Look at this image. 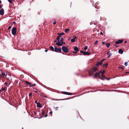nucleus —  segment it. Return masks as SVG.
I'll use <instances>...</instances> for the list:
<instances>
[{
  "instance_id": "obj_1",
  "label": "nucleus",
  "mask_w": 129,
  "mask_h": 129,
  "mask_svg": "<svg viewBox=\"0 0 129 129\" xmlns=\"http://www.w3.org/2000/svg\"><path fill=\"white\" fill-rule=\"evenodd\" d=\"M62 51L65 53H67L68 52V48L66 46H63L62 47Z\"/></svg>"
},
{
  "instance_id": "obj_2",
  "label": "nucleus",
  "mask_w": 129,
  "mask_h": 129,
  "mask_svg": "<svg viewBox=\"0 0 129 129\" xmlns=\"http://www.w3.org/2000/svg\"><path fill=\"white\" fill-rule=\"evenodd\" d=\"M54 51L58 53H61L62 51L60 48H57L55 47L54 48Z\"/></svg>"
},
{
  "instance_id": "obj_3",
  "label": "nucleus",
  "mask_w": 129,
  "mask_h": 129,
  "mask_svg": "<svg viewBox=\"0 0 129 129\" xmlns=\"http://www.w3.org/2000/svg\"><path fill=\"white\" fill-rule=\"evenodd\" d=\"M66 43L64 42H61V43H60V42L59 41H58V42L56 43V44L58 46H61L63 44H65Z\"/></svg>"
},
{
  "instance_id": "obj_4",
  "label": "nucleus",
  "mask_w": 129,
  "mask_h": 129,
  "mask_svg": "<svg viewBox=\"0 0 129 129\" xmlns=\"http://www.w3.org/2000/svg\"><path fill=\"white\" fill-rule=\"evenodd\" d=\"M57 34L58 36H57V38H56V39L57 40H58V41H59V40L60 39V38L61 37V36L62 35H64V33L63 32H62L61 33H57Z\"/></svg>"
},
{
  "instance_id": "obj_5",
  "label": "nucleus",
  "mask_w": 129,
  "mask_h": 129,
  "mask_svg": "<svg viewBox=\"0 0 129 129\" xmlns=\"http://www.w3.org/2000/svg\"><path fill=\"white\" fill-rule=\"evenodd\" d=\"M17 28L16 27H14L12 29V33L13 35H15L16 34V33Z\"/></svg>"
},
{
  "instance_id": "obj_6",
  "label": "nucleus",
  "mask_w": 129,
  "mask_h": 129,
  "mask_svg": "<svg viewBox=\"0 0 129 129\" xmlns=\"http://www.w3.org/2000/svg\"><path fill=\"white\" fill-rule=\"evenodd\" d=\"M94 72V71L93 70V68H92L91 69L90 71H89V76H90L92 75L93 73Z\"/></svg>"
},
{
  "instance_id": "obj_7",
  "label": "nucleus",
  "mask_w": 129,
  "mask_h": 129,
  "mask_svg": "<svg viewBox=\"0 0 129 129\" xmlns=\"http://www.w3.org/2000/svg\"><path fill=\"white\" fill-rule=\"evenodd\" d=\"M123 42L122 40H121L120 39L118 40L117 41H115V43L116 44H119L120 43H121Z\"/></svg>"
},
{
  "instance_id": "obj_8",
  "label": "nucleus",
  "mask_w": 129,
  "mask_h": 129,
  "mask_svg": "<svg viewBox=\"0 0 129 129\" xmlns=\"http://www.w3.org/2000/svg\"><path fill=\"white\" fill-rule=\"evenodd\" d=\"M90 53L88 52H84L83 51V54L84 55H88L90 54Z\"/></svg>"
},
{
  "instance_id": "obj_9",
  "label": "nucleus",
  "mask_w": 129,
  "mask_h": 129,
  "mask_svg": "<svg viewBox=\"0 0 129 129\" xmlns=\"http://www.w3.org/2000/svg\"><path fill=\"white\" fill-rule=\"evenodd\" d=\"M62 93L64 94H66L68 95H71L72 94V93H69L68 92H65V91H62Z\"/></svg>"
},
{
  "instance_id": "obj_10",
  "label": "nucleus",
  "mask_w": 129,
  "mask_h": 129,
  "mask_svg": "<svg viewBox=\"0 0 129 129\" xmlns=\"http://www.w3.org/2000/svg\"><path fill=\"white\" fill-rule=\"evenodd\" d=\"M4 11L3 8L1 9L0 10V14L1 15H3L4 14Z\"/></svg>"
},
{
  "instance_id": "obj_11",
  "label": "nucleus",
  "mask_w": 129,
  "mask_h": 129,
  "mask_svg": "<svg viewBox=\"0 0 129 129\" xmlns=\"http://www.w3.org/2000/svg\"><path fill=\"white\" fill-rule=\"evenodd\" d=\"M24 82L25 84L27 86H28L29 85V86L31 85L32 84L31 83L27 81H25Z\"/></svg>"
},
{
  "instance_id": "obj_12",
  "label": "nucleus",
  "mask_w": 129,
  "mask_h": 129,
  "mask_svg": "<svg viewBox=\"0 0 129 129\" xmlns=\"http://www.w3.org/2000/svg\"><path fill=\"white\" fill-rule=\"evenodd\" d=\"M103 64V62H101V61H100L99 62H97V63L96 64L95 66L98 67L99 65H101Z\"/></svg>"
},
{
  "instance_id": "obj_13",
  "label": "nucleus",
  "mask_w": 129,
  "mask_h": 129,
  "mask_svg": "<svg viewBox=\"0 0 129 129\" xmlns=\"http://www.w3.org/2000/svg\"><path fill=\"white\" fill-rule=\"evenodd\" d=\"M100 74L98 73H96L94 75V77L95 78H96L97 76H99V78L100 77Z\"/></svg>"
},
{
  "instance_id": "obj_14",
  "label": "nucleus",
  "mask_w": 129,
  "mask_h": 129,
  "mask_svg": "<svg viewBox=\"0 0 129 129\" xmlns=\"http://www.w3.org/2000/svg\"><path fill=\"white\" fill-rule=\"evenodd\" d=\"M74 49L75 51H79V49L78 48L77 46L74 47Z\"/></svg>"
},
{
  "instance_id": "obj_15",
  "label": "nucleus",
  "mask_w": 129,
  "mask_h": 129,
  "mask_svg": "<svg viewBox=\"0 0 129 129\" xmlns=\"http://www.w3.org/2000/svg\"><path fill=\"white\" fill-rule=\"evenodd\" d=\"M107 54L108 55V58L110 57V56L112 55L111 53L110 52V51H108L107 53Z\"/></svg>"
},
{
  "instance_id": "obj_16",
  "label": "nucleus",
  "mask_w": 129,
  "mask_h": 129,
  "mask_svg": "<svg viewBox=\"0 0 129 129\" xmlns=\"http://www.w3.org/2000/svg\"><path fill=\"white\" fill-rule=\"evenodd\" d=\"M50 48L51 50L52 51H54V48L52 46H51L50 47Z\"/></svg>"
},
{
  "instance_id": "obj_17",
  "label": "nucleus",
  "mask_w": 129,
  "mask_h": 129,
  "mask_svg": "<svg viewBox=\"0 0 129 129\" xmlns=\"http://www.w3.org/2000/svg\"><path fill=\"white\" fill-rule=\"evenodd\" d=\"M118 52L121 54H122L123 53V51L122 49H119V50Z\"/></svg>"
},
{
  "instance_id": "obj_18",
  "label": "nucleus",
  "mask_w": 129,
  "mask_h": 129,
  "mask_svg": "<svg viewBox=\"0 0 129 129\" xmlns=\"http://www.w3.org/2000/svg\"><path fill=\"white\" fill-rule=\"evenodd\" d=\"M93 70L95 72L98 71V69L96 67H94L93 68Z\"/></svg>"
},
{
  "instance_id": "obj_19",
  "label": "nucleus",
  "mask_w": 129,
  "mask_h": 129,
  "mask_svg": "<svg viewBox=\"0 0 129 129\" xmlns=\"http://www.w3.org/2000/svg\"><path fill=\"white\" fill-rule=\"evenodd\" d=\"M42 106L39 103H38L37 104V106L38 107H40Z\"/></svg>"
},
{
  "instance_id": "obj_20",
  "label": "nucleus",
  "mask_w": 129,
  "mask_h": 129,
  "mask_svg": "<svg viewBox=\"0 0 129 129\" xmlns=\"http://www.w3.org/2000/svg\"><path fill=\"white\" fill-rule=\"evenodd\" d=\"M2 78L4 77L5 76H6V75L5 73H3L2 72Z\"/></svg>"
},
{
  "instance_id": "obj_21",
  "label": "nucleus",
  "mask_w": 129,
  "mask_h": 129,
  "mask_svg": "<svg viewBox=\"0 0 129 129\" xmlns=\"http://www.w3.org/2000/svg\"><path fill=\"white\" fill-rule=\"evenodd\" d=\"M108 64V63H105V64H103L102 65V66H103V67L105 66L106 67H107Z\"/></svg>"
},
{
  "instance_id": "obj_22",
  "label": "nucleus",
  "mask_w": 129,
  "mask_h": 129,
  "mask_svg": "<svg viewBox=\"0 0 129 129\" xmlns=\"http://www.w3.org/2000/svg\"><path fill=\"white\" fill-rule=\"evenodd\" d=\"M75 38H73L71 40V41L72 42H75Z\"/></svg>"
},
{
  "instance_id": "obj_23",
  "label": "nucleus",
  "mask_w": 129,
  "mask_h": 129,
  "mask_svg": "<svg viewBox=\"0 0 129 129\" xmlns=\"http://www.w3.org/2000/svg\"><path fill=\"white\" fill-rule=\"evenodd\" d=\"M106 45L107 47L108 48L109 47V46H110V43H106Z\"/></svg>"
},
{
  "instance_id": "obj_24",
  "label": "nucleus",
  "mask_w": 129,
  "mask_h": 129,
  "mask_svg": "<svg viewBox=\"0 0 129 129\" xmlns=\"http://www.w3.org/2000/svg\"><path fill=\"white\" fill-rule=\"evenodd\" d=\"M63 41H64V39H63V38L62 37V38H61V39L59 41H60V42H63Z\"/></svg>"
},
{
  "instance_id": "obj_25",
  "label": "nucleus",
  "mask_w": 129,
  "mask_h": 129,
  "mask_svg": "<svg viewBox=\"0 0 129 129\" xmlns=\"http://www.w3.org/2000/svg\"><path fill=\"white\" fill-rule=\"evenodd\" d=\"M65 32L67 33L68 31H69V28L66 29H65Z\"/></svg>"
},
{
  "instance_id": "obj_26",
  "label": "nucleus",
  "mask_w": 129,
  "mask_h": 129,
  "mask_svg": "<svg viewBox=\"0 0 129 129\" xmlns=\"http://www.w3.org/2000/svg\"><path fill=\"white\" fill-rule=\"evenodd\" d=\"M8 0V2L10 3H11V4H12V1H14V0Z\"/></svg>"
},
{
  "instance_id": "obj_27",
  "label": "nucleus",
  "mask_w": 129,
  "mask_h": 129,
  "mask_svg": "<svg viewBox=\"0 0 129 129\" xmlns=\"http://www.w3.org/2000/svg\"><path fill=\"white\" fill-rule=\"evenodd\" d=\"M87 48H88V46H86L84 48V49L85 50H86L87 49Z\"/></svg>"
},
{
  "instance_id": "obj_28",
  "label": "nucleus",
  "mask_w": 129,
  "mask_h": 129,
  "mask_svg": "<svg viewBox=\"0 0 129 129\" xmlns=\"http://www.w3.org/2000/svg\"><path fill=\"white\" fill-rule=\"evenodd\" d=\"M6 88H7V87H5L4 88H2L1 90L2 91H4V90H5V89Z\"/></svg>"
},
{
  "instance_id": "obj_29",
  "label": "nucleus",
  "mask_w": 129,
  "mask_h": 129,
  "mask_svg": "<svg viewBox=\"0 0 129 129\" xmlns=\"http://www.w3.org/2000/svg\"><path fill=\"white\" fill-rule=\"evenodd\" d=\"M45 113V111L43 110L42 111V115H43Z\"/></svg>"
},
{
  "instance_id": "obj_30",
  "label": "nucleus",
  "mask_w": 129,
  "mask_h": 129,
  "mask_svg": "<svg viewBox=\"0 0 129 129\" xmlns=\"http://www.w3.org/2000/svg\"><path fill=\"white\" fill-rule=\"evenodd\" d=\"M36 85V84H32L31 85H30V86H29V87H32L33 86H34Z\"/></svg>"
},
{
  "instance_id": "obj_31",
  "label": "nucleus",
  "mask_w": 129,
  "mask_h": 129,
  "mask_svg": "<svg viewBox=\"0 0 129 129\" xmlns=\"http://www.w3.org/2000/svg\"><path fill=\"white\" fill-rule=\"evenodd\" d=\"M128 63L127 62H125L124 63V65L125 66H126L127 65Z\"/></svg>"
},
{
  "instance_id": "obj_32",
  "label": "nucleus",
  "mask_w": 129,
  "mask_h": 129,
  "mask_svg": "<svg viewBox=\"0 0 129 129\" xmlns=\"http://www.w3.org/2000/svg\"><path fill=\"white\" fill-rule=\"evenodd\" d=\"M98 42V41L96 40L94 42V44H97Z\"/></svg>"
},
{
  "instance_id": "obj_33",
  "label": "nucleus",
  "mask_w": 129,
  "mask_h": 129,
  "mask_svg": "<svg viewBox=\"0 0 129 129\" xmlns=\"http://www.w3.org/2000/svg\"><path fill=\"white\" fill-rule=\"evenodd\" d=\"M11 26H10L8 27V30H10L11 29Z\"/></svg>"
},
{
  "instance_id": "obj_34",
  "label": "nucleus",
  "mask_w": 129,
  "mask_h": 129,
  "mask_svg": "<svg viewBox=\"0 0 129 129\" xmlns=\"http://www.w3.org/2000/svg\"><path fill=\"white\" fill-rule=\"evenodd\" d=\"M73 53H74V54H76L77 53V51H73Z\"/></svg>"
},
{
  "instance_id": "obj_35",
  "label": "nucleus",
  "mask_w": 129,
  "mask_h": 129,
  "mask_svg": "<svg viewBox=\"0 0 129 129\" xmlns=\"http://www.w3.org/2000/svg\"><path fill=\"white\" fill-rule=\"evenodd\" d=\"M32 95V93H30L29 94V97L31 95Z\"/></svg>"
},
{
  "instance_id": "obj_36",
  "label": "nucleus",
  "mask_w": 129,
  "mask_h": 129,
  "mask_svg": "<svg viewBox=\"0 0 129 129\" xmlns=\"http://www.w3.org/2000/svg\"><path fill=\"white\" fill-rule=\"evenodd\" d=\"M102 78H105V79H106V78L105 76H102Z\"/></svg>"
},
{
  "instance_id": "obj_37",
  "label": "nucleus",
  "mask_w": 129,
  "mask_h": 129,
  "mask_svg": "<svg viewBox=\"0 0 129 129\" xmlns=\"http://www.w3.org/2000/svg\"><path fill=\"white\" fill-rule=\"evenodd\" d=\"M105 60V59H103L101 61V62H103V61H104Z\"/></svg>"
},
{
  "instance_id": "obj_38",
  "label": "nucleus",
  "mask_w": 129,
  "mask_h": 129,
  "mask_svg": "<svg viewBox=\"0 0 129 129\" xmlns=\"http://www.w3.org/2000/svg\"><path fill=\"white\" fill-rule=\"evenodd\" d=\"M56 23V22H55V21H54V22L53 23V24L54 25H55Z\"/></svg>"
},
{
  "instance_id": "obj_39",
  "label": "nucleus",
  "mask_w": 129,
  "mask_h": 129,
  "mask_svg": "<svg viewBox=\"0 0 129 129\" xmlns=\"http://www.w3.org/2000/svg\"><path fill=\"white\" fill-rule=\"evenodd\" d=\"M42 96H42V97L43 98V97H45V98H47V97L46 96H43V95H41Z\"/></svg>"
},
{
  "instance_id": "obj_40",
  "label": "nucleus",
  "mask_w": 129,
  "mask_h": 129,
  "mask_svg": "<svg viewBox=\"0 0 129 129\" xmlns=\"http://www.w3.org/2000/svg\"><path fill=\"white\" fill-rule=\"evenodd\" d=\"M99 78L100 79L102 80H103V78H101L100 77H99Z\"/></svg>"
},
{
  "instance_id": "obj_41",
  "label": "nucleus",
  "mask_w": 129,
  "mask_h": 129,
  "mask_svg": "<svg viewBox=\"0 0 129 129\" xmlns=\"http://www.w3.org/2000/svg\"><path fill=\"white\" fill-rule=\"evenodd\" d=\"M105 72V71L104 70L103 71V72H102V73L104 74Z\"/></svg>"
},
{
  "instance_id": "obj_42",
  "label": "nucleus",
  "mask_w": 129,
  "mask_h": 129,
  "mask_svg": "<svg viewBox=\"0 0 129 129\" xmlns=\"http://www.w3.org/2000/svg\"><path fill=\"white\" fill-rule=\"evenodd\" d=\"M102 71H100L98 73H99V74H100V73H102Z\"/></svg>"
},
{
  "instance_id": "obj_43",
  "label": "nucleus",
  "mask_w": 129,
  "mask_h": 129,
  "mask_svg": "<svg viewBox=\"0 0 129 129\" xmlns=\"http://www.w3.org/2000/svg\"><path fill=\"white\" fill-rule=\"evenodd\" d=\"M106 79L107 80H109L110 79V78H106Z\"/></svg>"
},
{
  "instance_id": "obj_44",
  "label": "nucleus",
  "mask_w": 129,
  "mask_h": 129,
  "mask_svg": "<svg viewBox=\"0 0 129 129\" xmlns=\"http://www.w3.org/2000/svg\"><path fill=\"white\" fill-rule=\"evenodd\" d=\"M100 34L101 35H103V33H102V31H101L100 32Z\"/></svg>"
},
{
  "instance_id": "obj_45",
  "label": "nucleus",
  "mask_w": 129,
  "mask_h": 129,
  "mask_svg": "<svg viewBox=\"0 0 129 129\" xmlns=\"http://www.w3.org/2000/svg\"><path fill=\"white\" fill-rule=\"evenodd\" d=\"M102 43L103 44H105V43L103 42H102Z\"/></svg>"
},
{
  "instance_id": "obj_46",
  "label": "nucleus",
  "mask_w": 129,
  "mask_h": 129,
  "mask_svg": "<svg viewBox=\"0 0 129 129\" xmlns=\"http://www.w3.org/2000/svg\"><path fill=\"white\" fill-rule=\"evenodd\" d=\"M83 51H82V50H81V51H80V52L81 53H82V54H83Z\"/></svg>"
},
{
  "instance_id": "obj_47",
  "label": "nucleus",
  "mask_w": 129,
  "mask_h": 129,
  "mask_svg": "<svg viewBox=\"0 0 129 129\" xmlns=\"http://www.w3.org/2000/svg\"><path fill=\"white\" fill-rule=\"evenodd\" d=\"M5 84H6V85H7V84H8V83H7V82H6L5 83Z\"/></svg>"
},
{
  "instance_id": "obj_48",
  "label": "nucleus",
  "mask_w": 129,
  "mask_h": 129,
  "mask_svg": "<svg viewBox=\"0 0 129 129\" xmlns=\"http://www.w3.org/2000/svg\"><path fill=\"white\" fill-rule=\"evenodd\" d=\"M77 38V37L76 36H74L73 38H75V39Z\"/></svg>"
},
{
  "instance_id": "obj_49",
  "label": "nucleus",
  "mask_w": 129,
  "mask_h": 129,
  "mask_svg": "<svg viewBox=\"0 0 129 129\" xmlns=\"http://www.w3.org/2000/svg\"><path fill=\"white\" fill-rule=\"evenodd\" d=\"M114 46H116V47H118V46H117V45H116V44H114Z\"/></svg>"
},
{
  "instance_id": "obj_50",
  "label": "nucleus",
  "mask_w": 129,
  "mask_h": 129,
  "mask_svg": "<svg viewBox=\"0 0 129 129\" xmlns=\"http://www.w3.org/2000/svg\"><path fill=\"white\" fill-rule=\"evenodd\" d=\"M119 68H121V69H122L123 70V68L122 67H119Z\"/></svg>"
},
{
  "instance_id": "obj_51",
  "label": "nucleus",
  "mask_w": 129,
  "mask_h": 129,
  "mask_svg": "<svg viewBox=\"0 0 129 129\" xmlns=\"http://www.w3.org/2000/svg\"><path fill=\"white\" fill-rule=\"evenodd\" d=\"M35 103L36 104H37L38 103H37V101H35Z\"/></svg>"
},
{
  "instance_id": "obj_52",
  "label": "nucleus",
  "mask_w": 129,
  "mask_h": 129,
  "mask_svg": "<svg viewBox=\"0 0 129 129\" xmlns=\"http://www.w3.org/2000/svg\"><path fill=\"white\" fill-rule=\"evenodd\" d=\"M48 116L47 114H46L44 116L45 117H46Z\"/></svg>"
},
{
  "instance_id": "obj_53",
  "label": "nucleus",
  "mask_w": 129,
  "mask_h": 129,
  "mask_svg": "<svg viewBox=\"0 0 129 129\" xmlns=\"http://www.w3.org/2000/svg\"><path fill=\"white\" fill-rule=\"evenodd\" d=\"M125 73H128L129 74V72H125Z\"/></svg>"
},
{
  "instance_id": "obj_54",
  "label": "nucleus",
  "mask_w": 129,
  "mask_h": 129,
  "mask_svg": "<svg viewBox=\"0 0 129 129\" xmlns=\"http://www.w3.org/2000/svg\"><path fill=\"white\" fill-rule=\"evenodd\" d=\"M48 51V50H45V51L46 52H47V51Z\"/></svg>"
},
{
  "instance_id": "obj_55",
  "label": "nucleus",
  "mask_w": 129,
  "mask_h": 129,
  "mask_svg": "<svg viewBox=\"0 0 129 129\" xmlns=\"http://www.w3.org/2000/svg\"><path fill=\"white\" fill-rule=\"evenodd\" d=\"M101 74H101V76H102H102H104V74H103V73H101Z\"/></svg>"
},
{
  "instance_id": "obj_56",
  "label": "nucleus",
  "mask_w": 129,
  "mask_h": 129,
  "mask_svg": "<svg viewBox=\"0 0 129 129\" xmlns=\"http://www.w3.org/2000/svg\"><path fill=\"white\" fill-rule=\"evenodd\" d=\"M2 7V6L1 5H0V9H1V8Z\"/></svg>"
},
{
  "instance_id": "obj_57",
  "label": "nucleus",
  "mask_w": 129,
  "mask_h": 129,
  "mask_svg": "<svg viewBox=\"0 0 129 129\" xmlns=\"http://www.w3.org/2000/svg\"><path fill=\"white\" fill-rule=\"evenodd\" d=\"M34 113L35 114V115H36V112L35 111L34 112Z\"/></svg>"
},
{
  "instance_id": "obj_58",
  "label": "nucleus",
  "mask_w": 129,
  "mask_h": 129,
  "mask_svg": "<svg viewBox=\"0 0 129 129\" xmlns=\"http://www.w3.org/2000/svg\"><path fill=\"white\" fill-rule=\"evenodd\" d=\"M52 112H50V114H52Z\"/></svg>"
},
{
  "instance_id": "obj_59",
  "label": "nucleus",
  "mask_w": 129,
  "mask_h": 129,
  "mask_svg": "<svg viewBox=\"0 0 129 129\" xmlns=\"http://www.w3.org/2000/svg\"><path fill=\"white\" fill-rule=\"evenodd\" d=\"M34 91L35 92H36V93H37V91H36L34 90Z\"/></svg>"
},
{
  "instance_id": "obj_60",
  "label": "nucleus",
  "mask_w": 129,
  "mask_h": 129,
  "mask_svg": "<svg viewBox=\"0 0 129 129\" xmlns=\"http://www.w3.org/2000/svg\"><path fill=\"white\" fill-rule=\"evenodd\" d=\"M127 43V41H125L124 42V43Z\"/></svg>"
},
{
  "instance_id": "obj_61",
  "label": "nucleus",
  "mask_w": 129,
  "mask_h": 129,
  "mask_svg": "<svg viewBox=\"0 0 129 129\" xmlns=\"http://www.w3.org/2000/svg\"><path fill=\"white\" fill-rule=\"evenodd\" d=\"M2 3V2L1 0H0V4H1Z\"/></svg>"
},
{
  "instance_id": "obj_62",
  "label": "nucleus",
  "mask_w": 129,
  "mask_h": 129,
  "mask_svg": "<svg viewBox=\"0 0 129 129\" xmlns=\"http://www.w3.org/2000/svg\"><path fill=\"white\" fill-rule=\"evenodd\" d=\"M56 41H56V40H55V41H54V42H56Z\"/></svg>"
},
{
  "instance_id": "obj_63",
  "label": "nucleus",
  "mask_w": 129,
  "mask_h": 129,
  "mask_svg": "<svg viewBox=\"0 0 129 129\" xmlns=\"http://www.w3.org/2000/svg\"><path fill=\"white\" fill-rule=\"evenodd\" d=\"M13 23H15V22H13Z\"/></svg>"
},
{
  "instance_id": "obj_64",
  "label": "nucleus",
  "mask_w": 129,
  "mask_h": 129,
  "mask_svg": "<svg viewBox=\"0 0 129 129\" xmlns=\"http://www.w3.org/2000/svg\"><path fill=\"white\" fill-rule=\"evenodd\" d=\"M79 54H80V55H82V54H80V53H79Z\"/></svg>"
}]
</instances>
